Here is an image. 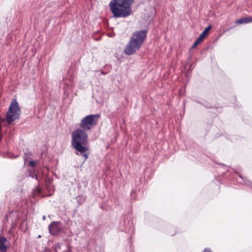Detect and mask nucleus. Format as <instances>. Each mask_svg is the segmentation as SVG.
<instances>
[{"label":"nucleus","instance_id":"11","mask_svg":"<svg viewBox=\"0 0 252 252\" xmlns=\"http://www.w3.org/2000/svg\"><path fill=\"white\" fill-rule=\"evenodd\" d=\"M35 165V161L32 160L30 162V165L32 167L34 166Z\"/></svg>","mask_w":252,"mask_h":252},{"label":"nucleus","instance_id":"10","mask_svg":"<svg viewBox=\"0 0 252 252\" xmlns=\"http://www.w3.org/2000/svg\"><path fill=\"white\" fill-rule=\"evenodd\" d=\"M86 197L83 195H80L76 197V200L79 204H82L85 201Z\"/></svg>","mask_w":252,"mask_h":252},{"label":"nucleus","instance_id":"2","mask_svg":"<svg viewBox=\"0 0 252 252\" xmlns=\"http://www.w3.org/2000/svg\"><path fill=\"white\" fill-rule=\"evenodd\" d=\"M88 141L86 131L81 128L75 129L71 134V145L74 149L80 153L81 156L84 157V161L88 158V154L85 153L88 150L86 146Z\"/></svg>","mask_w":252,"mask_h":252},{"label":"nucleus","instance_id":"3","mask_svg":"<svg viewBox=\"0 0 252 252\" xmlns=\"http://www.w3.org/2000/svg\"><path fill=\"white\" fill-rule=\"evenodd\" d=\"M148 31L142 30L134 32L131 34L129 42L124 49L126 55H131L138 51L145 40Z\"/></svg>","mask_w":252,"mask_h":252},{"label":"nucleus","instance_id":"1","mask_svg":"<svg viewBox=\"0 0 252 252\" xmlns=\"http://www.w3.org/2000/svg\"><path fill=\"white\" fill-rule=\"evenodd\" d=\"M134 0H112L109 3L111 12L115 18H126L131 15V6Z\"/></svg>","mask_w":252,"mask_h":252},{"label":"nucleus","instance_id":"9","mask_svg":"<svg viewBox=\"0 0 252 252\" xmlns=\"http://www.w3.org/2000/svg\"><path fill=\"white\" fill-rule=\"evenodd\" d=\"M252 22V17H244L241 18L236 21V23L239 24H246Z\"/></svg>","mask_w":252,"mask_h":252},{"label":"nucleus","instance_id":"6","mask_svg":"<svg viewBox=\"0 0 252 252\" xmlns=\"http://www.w3.org/2000/svg\"><path fill=\"white\" fill-rule=\"evenodd\" d=\"M61 224L62 222L59 221L52 222L48 227L50 234L53 236L58 234L61 231Z\"/></svg>","mask_w":252,"mask_h":252},{"label":"nucleus","instance_id":"4","mask_svg":"<svg viewBox=\"0 0 252 252\" xmlns=\"http://www.w3.org/2000/svg\"><path fill=\"white\" fill-rule=\"evenodd\" d=\"M21 108L16 99H13L6 113V119L8 123H11L19 118L21 115Z\"/></svg>","mask_w":252,"mask_h":252},{"label":"nucleus","instance_id":"13","mask_svg":"<svg viewBox=\"0 0 252 252\" xmlns=\"http://www.w3.org/2000/svg\"><path fill=\"white\" fill-rule=\"evenodd\" d=\"M45 218H46L45 216H44L43 217V220H45Z\"/></svg>","mask_w":252,"mask_h":252},{"label":"nucleus","instance_id":"14","mask_svg":"<svg viewBox=\"0 0 252 252\" xmlns=\"http://www.w3.org/2000/svg\"><path fill=\"white\" fill-rule=\"evenodd\" d=\"M38 237H39V238L41 237V236H40V235H39V236H38Z\"/></svg>","mask_w":252,"mask_h":252},{"label":"nucleus","instance_id":"8","mask_svg":"<svg viewBox=\"0 0 252 252\" xmlns=\"http://www.w3.org/2000/svg\"><path fill=\"white\" fill-rule=\"evenodd\" d=\"M7 242L6 238L4 236H0V252H7L8 246L6 245Z\"/></svg>","mask_w":252,"mask_h":252},{"label":"nucleus","instance_id":"12","mask_svg":"<svg viewBox=\"0 0 252 252\" xmlns=\"http://www.w3.org/2000/svg\"><path fill=\"white\" fill-rule=\"evenodd\" d=\"M204 252H212L210 250L205 249L204 251Z\"/></svg>","mask_w":252,"mask_h":252},{"label":"nucleus","instance_id":"7","mask_svg":"<svg viewBox=\"0 0 252 252\" xmlns=\"http://www.w3.org/2000/svg\"><path fill=\"white\" fill-rule=\"evenodd\" d=\"M212 26L211 25H209L203 31V32L201 33L199 36L195 40V41L192 45L191 48H195L196 45H197L200 42H201L204 39V38L208 34L209 31L210 30Z\"/></svg>","mask_w":252,"mask_h":252},{"label":"nucleus","instance_id":"5","mask_svg":"<svg viewBox=\"0 0 252 252\" xmlns=\"http://www.w3.org/2000/svg\"><path fill=\"white\" fill-rule=\"evenodd\" d=\"M99 118V114L88 115L81 120L79 126L81 129L86 131H89L97 124Z\"/></svg>","mask_w":252,"mask_h":252}]
</instances>
